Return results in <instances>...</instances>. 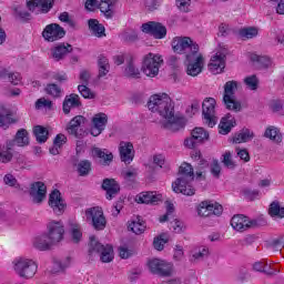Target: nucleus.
Wrapping results in <instances>:
<instances>
[{"instance_id": "nucleus-1", "label": "nucleus", "mask_w": 284, "mask_h": 284, "mask_svg": "<svg viewBox=\"0 0 284 284\" xmlns=\"http://www.w3.org/2000/svg\"><path fill=\"white\" fill-rule=\"evenodd\" d=\"M151 112H158L160 114V125L171 132H179L185 125L183 118L174 114V104H172V98L168 93H156L150 97L148 103Z\"/></svg>"}, {"instance_id": "nucleus-2", "label": "nucleus", "mask_w": 284, "mask_h": 284, "mask_svg": "<svg viewBox=\"0 0 284 284\" xmlns=\"http://www.w3.org/2000/svg\"><path fill=\"white\" fill-rule=\"evenodd\" d=\"M179 173V178L172 183L173 192H175V194H184V196H194L195 190L192 187L194 169H192V164L182 163Z\"/></svg>"}, {"instance_id": "nucleus-3", "label": "nucleus", "mask_w": 284, "mask_h": 284, "mask_svg": "<svg viewBox=\"0 0 284 284\" xmlns=\"http://www.w3.org/2000/svg\"><path fill=\"white\" fill-rule=\"evenodd\" d=\"M12 265L16 274L20 276V278L26 280L34 278V275L39 270L37 261L26 256L16 257Z\"/></svg>"}, {"instance_id": "nucleus-4", "label": "nucleus", "mask_w": 284, "mask_h": 284, "mask_svg": "<svg viewBox=\"0 0 284 284\" xmlns=\"http://www.w3.org/2000/svg\"><path fill=\"white\" fill-rule=\"evenodd\" d=\"M161 65H163V57L161 54L148 53L142 59L141 70L145 77L154 79V77H159V70H161Z\"/></svg>"}, {"instance_id": "nucleus-5", "label": "nucleus", "mask_w": 284, "mask_h": 284, "mask_svg": "<svg viewBox=\"0 0 284 284\" xmlns=\"http://www.w3.org/2000/svg\"><path fill=\"white\" fill-rule=\"evenodd\" d=\"M89 254H91V256L99 254L102 263H112V261H114V250L112 245L99 243V240L94 235L90 236Z\"/></svg>"}, {"instance_id": "nucleus-6", "label": "nucleus", "mask_w": 284, "mask_h": 284, "mask_svg": "<svg viewBox=\"0 0 284 284\" xmlns=\"http://www.w3.org/2000/svg\"><path fill=\"white\" fill-rule=\"evenodd\" d=\"M172 50L176 54H196L199 52V44L193 42L190 37H175L171 42Z\"/></svg>"}, {"instance_id": "nucleus-7", "label": "nucleus", "mask_w": 284, "mask_h": 284, "mask_svg": "<svg viewBox=\"0 0 284 284\" xmlns=\"http://www.w3.org/2000/svg\"><path fill=\"white\" fill-rule=\"evenodd\" d=\"M84 219L87 223H91L92 227L98 231L105 230V225H108V220H105V215L103 214V209H101V206L87 209L84 212Z\"/></svg>"}, {"instance_id": "nucleus-8", "label": "nucleus", "mask_w": 284, "mask_h": 284, "mask_svg": "<svg viewBox=\"0 0 284 284\" xmlns=\"http://www.w3.org/2000/svg\"><path fill=\"white\" fill-rule=\"evenodd\" d=\"M237 88H239V83L236 81H227L225 83L223 103L226 110H233L234 112H240L241 102L236 101V95H234Z\"/></svg>"}, {"instance_id": "nucleus-9", "label": "nucleus", "mask_w": 284, "mask_h": 284, "mask_svg": "<svg viewBox=\"0 0 284 284\" xmlns=\"http://www.w3.org/2000/svg\"><path fill=\"white\" fill-rule=\"evenodd\" d=\"M202 115L205 125L214 128L219 123L216 115V100L214 98H206L202 103Z\"/></svg>"}, {"instance_id": "nucleus-10", "label": "nucleus", "mask_w": 284, "mask_h": 284, "mask_svg": "<svg viewBox=\"0 0 284 284\" xmlns=\"http://www.w3.org/2000/svg\"><path fill=\"white\" fill-rule=\"evenodd\" d=\"M148 268L149 272L155 274V276H172L174 264L165 260L153 257L148 261Z\"/></svg>"}, {"instance_id": "nucleus-11", "label": "nucleus", "mask_w": 284, "mask_h": 284, "mask_svg": "<svg viewBox=\"0 0 284 284\" xmlns=\"http://www.w3.org/2000/svg\"><path fill=\"white\" fill-rule=\"evenodd\" d=\"M225 57H227V48L220 45L209 63V70L212 74H221L225 70Z\"/></svg>"}, {"instance_id": "nucleus-12", "label": "nucleus", "mask_w": 284, "mask_h": 284, "mask_svg": "<svg viewBox=\"0 0 284 284\" xmlns=\"http://www.w3.org/2000/svg\"><path fill=\"white\" fill-rule=\"evenodd\" d=\"M54 245L63 241L65 234V226L62 221L51 220L47 223V232L44 233Z\"/></svg>"}, {"instance_id": "nucleus-13", "label": "nucleus", "mask_w": 284, "mask_h": 284, "mask_svg": "<svg viewBox=\"0 0 284 284\" xmlns=\"http://www.w3.org/2000/svg\"><path fill=\"white\" fill-rule=\"evenodd\" d=\"M186 74L190 77H199L203 72V65H205V60L201 53L195 52L193 54L186 55Z\"/></svg>"}, {"instance_id": "nucleus-14", "label": "nucleus", "mask_w": 284, "mask_h": 284, "mask_svg": "<svg viewBox=\"0 0 284 284\" xmlns=\"http://www.w3.org/2000/svg\"><path fill=\"white\" fill-rule=\"evenodd\" d=\"M199 216H221L223 214V205L215 201L205 200L197 206Z\"/></svg>"}, {"instance_id": "nucleus-15", "label": "nucleus", "mask_w": 284, "mask_h": 284, "mask_svg": "<svg viewBox=\"0 0 284 284\" xmlns=\"http://www.w3.org/2000/svg\"><path fill=\"white\" fill-rule=\"evenodd\" d=\"M65 37V29L57 23L48 24L42 31V38L48 43H54V41H61Z\"/></svg>"}, {"instance_id": "nucleus-16", "label": "nucleus", "mask_w": 284, "mask_h": 284, "mask_svg": "<svg viewBox=\"0 0 284 284\" xmlns=\"http://www.w3.org/2000/svg\"><path fill=\"white\" fill-rule=\"evenodd\" d=\"M141 30L145 34H151L154 39H165V37H168V29L165 26L155 21L143 23Z\"/></svg>"}, {"instance_id": "nucleus-17", "label": "nucleus", "mask_w": 284, "mask_h": 284, "mask_svg": "<svg viewBox=\"0 0 284 284\" xmlns=\"http://www.w3.org/2000/svg\"><path fill=\"white\" fill-rule=\"evenodd\" d=\"M49 206L55 213L57 216H61L63 212H65V200L61 196V192L59 190H54L50 195H49Z\"/></svg>"}, {"instance_id": "nucleus-18", "label": "nucleus", "mask_w": 284, "mask_h": 284, "mask_svg": "<svg viewBox=\"0 0 284 284\" xmlns=\"http://www.w3.org/2000/svg\"><path fill=\"white\" fill-rule=\"evenodd\" d=\"M256 225V221L250 220V217L245 215H234L231 220V226L236 232H245V230H250V227H254Z\"/></svg>"}, {"instance_id": "nucleus-19", "label": "nucleus", "mask_w": 284, "mask_h": 284, "mask_svg": "<svg viewBox=\"0 0 284 284\" xmlns=\"http://www.w3.org/2000/svg\"><path fill=\"white\" fill-rule=\"evenodd\" d=\"M48 193V187L43 182H34L30 187V196L33 203H43L45 201V194Z\"/></svg>"}, {"instance_id": "nucleus-20", "label": "nucleus", "mask_w": 284, "mask_h": 284, "mask_svg": "<svg viewBox=\"0 0 284 284\" xmlns=\"http://www.w3.org/2000/svg\"><path fill=\"white\" fill-rule=\"evenodd\" d=\"M136 203H144L146 205H154L163 201V195L154 191H144L135 196Z\"/></svg>"}, {"instance_id": "nucleus-21", "label": "nucleus", "mask_w": 284, "mask_h": 284, "mask_svg": "<svg viewBox=\"0 0 284 284\" xmlns=\"http://www.w3.org/2000/svg\"><path fill=\"white\" fill-rule=\"evenodd\" d=\"M120 159L126 165L134 161V144L122 141L119 145Z\"/></svg>"}, {"instance_id": "nucleus-22", "label": "nucleus", "mask_w": 284, "mask_h": 284, "mask_svg": "<svg viewBox=\"0 0 284 284\" xmlns=\"http://www.w3.org/2000/svg\"><path fill=\"white\" fill-rule=\"evenodd\" d=\"M108 125V115L105 113H98L92 119L91 134L99 136Z\"/></svg>"}, {"instance_id": "nucleus-23", "label": "nucleus", "mask_w": 284, "mask_h": 284, "mask_svg": "<svg viewBox=\"0 0 284 284\" xmlns=\"http://www.w3.org/2000/svg\"><path fill=\"white\" fill-rule=\"evenodd\" d=\"M32 245L36 250H39V252H48V250H52L55 244L49 239L47 233H41L33 237Z\"/></svg>"}, {"instance_id": "nucleus-24", "label": "nucleus", "mask_w": 284, "mask_h": 284, "mask_svg": "<svg viewBox=\"0 0 284 284\" xmlns=\"http://www.w3.org/2000/svg\"><path fill=\"white\" fill-rule=\"evenodd\" d=\"M54 0H27V8H29L31 12H34V10L50 12Z\"/></svg>"}, {"instance_id": "nucleus-25", "label": "nucleus", "mask_w": 284, "mask_h": 284, "mask_svg": "<svg viewBox=\"0 0 284 284\" xmlns=\"http://www.w3.org/2000/svg\"><path fill=\"white\" fill-rule=\"evenodd\" d=\"M102 189L106 192V199L112 201L115 194H119V183L114 179H105L102 183Z\"/></svg>"}, {"instance_id": "nucleus-26", "label": "nucleus", "mask_w": 284, "mask_h": 284, "mask_svg": "<svg viewBox=\"0 0 284 284\" xmlns=\"http://www.w3.org/2000/svg\"><path fill=\"white\" fill-rule=\"evenodd\" d=\"M69 52H72V45L69 43H60L51 49V55L55 61H61Z\"/></svg>"}, {"instance_id": "nucleus-27", "label": "nucleus", "mask_w": 284, "mask_h": 284, "mask_svg": "<svg viewBox=\"0 0 284 284\" xmlns=\"http://www.w3.org/2000/svg\"><path fill=\"white\" fill-rule=\"evenodd\" d=\"M92 155L97 156L98 159H100V162L102 165H110L114 159V155L112 154V152L108 151V150H102L99 148H94L92 150Z\"/></svg>"}, {"instance_id": "nucleus-28", "label": "nucleus", "mask_w": 284, "mask_h": 284, "mask_svg": "<svg viewBox=\"0 0 284 284\" xmlns=\"http://www.w3.org/2000/svg\"><path fill=\"white\" fill-rule=\"evenodd\" d=\"M69 235L72 243H81V240L83 239V229L81 227V224L77 222H70Z\"/></svg>"}, {"instance_id": "nucleus-29", "label": "nucleus", "mask_w": 284, "mask_h": 284, "mask_svg": "<svg viewBox=\"0 0 284 284\" xmlns=\"http://www.w3.org/2000/svg\"><path fill=\"white\" fill-rule=\"evenodd\" d=\"M254 272H263L264 274H267L268 276H274V274H278V268L273 267L270 265L266 261H258L253 264Z\"/></svg>"}, {"instance_id": "nucleus-30", "label": "nucleus", "mask_w": 284, "mask_h": 284, "mask_svg": "<svg viewBox=\"0 0 284 284\" xmlns=\"http://www.w3.org/2000/svg\"><path fill=\"white\" fill-rule=\"evenodd\" d=\"M236 125V120L231 114L225 115L221 119L219 124L220 134H230L232 132V128Z\"/></svg>"}, {"instance_id": "nucleus-31", "label": "nucleus", "mask_w": 284, "mask_h": 284, "mask_svg": "<svg viewBox=\"0 0 284 284\" xmlns=\"http://www.w3.org/2000/svg\"><path fill=\"white\" fill-rule=\"evenodd\" d=\"M79 105H81L79 94L71 93L70 95H67L63 102L64 114H70V110H72V108H79Z\"/></svg>"}, {"instance_id": "nucleus-32", "label": "nucleus", "mask_w": 284, "mask_h": 284, "mask_svg": "<svg viewBox=\"0 0 284 284\" xmlns=\"http://www.w3.org/2000/svg\"><path fill=\"white\" fill-rule=\"evenodd\" d=\"M85 123L83 115L74 116L67 126V132L73 136H79V128Z\"/></svg>"}, {"instance_id": "nucleus-33", "label": "nucleus", "mask_w": 284, "mask_h": 284, "mask_svg": "<svg viewBox=\"0 0 284 284\" xmlns=\"http://www.w3.org/2000/svg\"><path fill=\"white\" fill-rule=\"evenodd\" d=\"M128 230L133 234H143L145 232V222L141 220V216L133 217L129 221Z\"/></svg>"}, {"instance_id": "nucleus-34", "label": "nucleus", "mask_w": 284, "mask_h": 284, "mask_svg": "<svg viewBox=\"0 0 284 284\" xmlns=\"http://www.w3.org/2000/svg\"><path fill=\"white\" fill-rule=\"evenodd\" d=\"M65 143H68V138L65 136V134L59 133L53 140V145L50 149V154H52L53 156L60 154Z\"/></svg>"}, {"instance_id": "nucleus-35", "label": "nucleus", "mask_w": 284, "mask_h": 284, "mask_svg": "<svg viewBox=\"0 0 284 284\" xmlns=\"http://www.w3.org/2000/svg\"><path fill=\"white\" fill-rule=\"evenodd\" d=\"M89 30H91V34H93V37H98L99 39H101V37H105V27L99 23V20L97 19L89 20Z\"/></svg>"}, {"instance_id": "nucleus-36", "label": "nucleus", "mask_w": 284, "mask_h": 284, "mask_svg": "<svg viewBox=\"0 0 284 284\" xmlns=\"http://www.w3.org/2000/svg\"><path fill=\"white\" fill-rule=\"evenodd\" d=\"M0 79H8L12 85H21V73L8 72L6 69H0Z\"/></svg>"}, {"instance_id": "nucleus-37", "label": "nucleus", "mask_w": 284, "mask_h": 284, "mask_svg": "<svg viewBox=\"0 0 284 284\" xmlns=\"http://www.w3.org/2000/svg\"><path fill=\"white\" fill-rule=\"evenodd\" d=\"M254 139V132L250 131V129H243L239 133H236L233 138V143H247Z\"/></svg>"}, {"instance_id": "nucleus-38", "label": "nucleus", "mask_w": 284, "mask_h": 284, "mask_svg": "<svg viewBox=\"0 0 284 284\" xmlns=\"http://www.w3.org/2000/svg\"><path fill=\"white\" fill-rule=\"evenodd\" d=\"M210 254V250L206 246H197L191 251L190 261H203Z\"/></svg>"}, {"instance_id": "nucleus-39", "label": "nucleus", "mask_w": 284, "mask_h": 284, "mask_svg": "<svg viewBox=\"0 0 284 284\" xmlns=\"http://www.w3.org/2000/svg\"><path fill=\"white\" fill-rule=\"evenodd\" d=\"M264 136L271 141H274L275 143H281V141H283V134H281V130L272 125L265 130Z\"/></svg>"}, {"instance_id": "nucleus-40", "label": "nucleus", "mask_w": 284, "mask_h": 284, "mask_svg": "<svg viewBox=\"0 0 284 284\" xmlns=\"http://www.w3.org/2000/svg\"><path fill=\"white\" fill-rule=\"evenodd\" d=\"M14 145L18 148H23L30 143V138L28 136V131L26 129H21L17 132L16 138L13 140Z\"/></svg>"}, {"instance_id": "nucleus-41", "label": "nucleus", "mask_w": 284, "mask_h": 284, "mask_svg": "<svg viewBox=\"0 0 284 284\" xmlns=\"http://www.w3.org/2000/svg\"><path fill=\"white\" fill-rule=\"evenodd\" d=\"M170 241V235L166 233H162L154 237L153 240V247L154 250H158V252H163L165 248V244Z\"/></svg>"}, {"instance_id": "nucleus-42", "label": "nucleus", "mask_w": 284, "mask_h": 284, "mask_svg": "<svg viewBox=\"0 0 284 284\" xmlns=\"http://www.w3.org/2000/svg\"><path fill=\"white\" fill-rule=\"evenodd\" d=\"M241 39H255L258 37V28L256 27H246L242 28L239 31Z\"/></svg>"}, {"instance_id": "nucleus-43", "label": "nucleus", "mask_w": 284, "mask_h": 284, "mask_svg": "<svg viewBox=\"0 0 284 284\" xmlns=\"http://www.w3.org/2000/svg\"><path fill=\"white\" fill-rule=\"evenodd\" d=\"M191 136H193L197 143H203V141H207V139H210V133H207V131H205L203 128H195L191 132Z\"/></svg>"}, {"instance_id": "nucleus-44", "label": "nucleus", "mask_w": 284, "mask_h": 284, "mask_svg": "<svg viewBox=\"0 0 284 284\" xmlns=\"http://www.w3.org/2000/svg\"><path fill=\"white\" fill-rule=\"evenodd\" d=\"M33 134L38 141V143H45L48 141V129L41 125H37L33 128Z\"/></svg>"}, {"instance_id": "nucleus-45", "label": "nucleus", "mask_w": 284, "mask_h": 284, "mask_svg": "<svg viewBox=\"0 0 284 284\" xmlns=\"http://www.w3.org/2000/svg\"><path fill=\"white\" fill-rule=\"evenodd\" d=\"M268 214L273 219H284V207H282L277 202H273L270 205Z\"/></svg>"}, {"instance_id": "nucleus-46", "label": "nucleus", "mask_w": 284, "mask_h": 284, "mask_svg": "<svg viewBox=\"0 0 284 284\" xmlns=\"http://www.w3.org/2000/svg\"><path fill=\"white\" fill-rule=\"evenodd\" d=\"M251 61L253 63H258L262 68H270L272 65V60L267 55H258L256 53L251 54Z\"/></svg>"}, {"instance_id": "nucleus-47", "label": "nucleus", "mask_w": 284, "mask_h": 284, "mask_svg": "<svg viewBox=\"0 0 284 284\" xmlns=\"http://www.w3.org/2000/svg\"><path fill=\"white\" fill-rule=\"evenodd\" d=\"M118 0H101L100 10L106 17V19H112V4L116 3Z\"/></svg>"}, {"instance_id": "nucleus-48", "label": "nucleus", "mask_w": 284, "mask_h": 284, "mask_svg": "<svg viewBox=\"0 0 284 284\" xmlns=\"http://www.w3.org/2000/svg\"><path fill=\"white\" fill-rule=\"evenodd\" d=\"M99 77H105L110 72V61L108 58L101 55L98 60Z\"/></svg>"}, {"instance_id": "nucleus-49", "label": "nucleus", "mask_w": 284, "mask_h": 284, "mask_svg": "<svg viewBox=\"0 0 284 284\" xmlns=\"http://www.w3.org/2000/svg\"><path fill=\"white\" fill-rule=\"evenodd\" d=\"M169 229L175 234H183L185 232V223L175 219L170 222Z\"/></svg>"}, {"instance_id": "nucleus-50", "label": "nucleus", "mask_w": 284, "mask_h": 284, "mask_svg": "<svg viewBox=\"0 0 284 284\" xmlns=\"http://www.w3.org/2000/svg\"><path fill=\"white\" fill-rule=\"evenodd\" d=\"M124 74L132 79H139V77H141V71H139V68H136L133 62H130L124 69Z\"/></svg>"}, {"instance_id": "nucleus-51", "label": "nucleus", "mask_w": 284, "mask_h": 284, "mask_svg": "<svg viewBox=\"0 0 284 284\" xmlns=\"http://www.w3.org/2000/svg\"><path fill=\"white\" fill-rule=\"evenodd\" d=\"M90 170H92V163L88 160L80 161L78 164V172L80 176H87L90 174Z\"/></svg>"}, {"instance_id": "nucleus-52", "label": "nucleus", "mask_w": 284, "mask_h": 284, "mask_svg": "<svg viewBox=\"0 0 284 284\" xmlns=\"http://www.w3.org/2000/svg\"><path fill=\"white\" fill-rule=\"evenodd\" d=\"M45 92L47 94H50V97H61L62 93L61 87L54 83L48 84L45 88Z\"/></svg>"}, {"instance_id": "nucleus-53", "label": "nucleus", "mask_w": 284, "mask_h": 284, "mask_svg": "<svg viewBox=\"0 0 284 284\" xmlns=\"http://www.w3.org/2000/svg\"><path fill=\"white\" fill-rule=\"evenodd\" d=\"M244 83L248 90H256V88H258V79L256 75L246 77Z\"/></svg>"}, {"instance_id": "nucleus-54", "label": "nucleus", "mask_w": 284, "mask_h": 284, "mask_svg": "<svg viewBox=\"0 0 284 284\" xmlns=\"http://www.w3.org/2000/svg\"><path fill=\"white\" fill-rule=\"evenodd\" d=\"M153 163L155 165H158L159 168H164L165 170H168L170 168V165L168 164V162H165V155L163 154H156L153 156Z\"/></svg>"}, {"instance_id": "nucleus-55", "label": "nucleus", "mask_w": 284, "mask_h": 284, "mask_svg": "<svg viewBox=\"0 0 284 284\" xmlns=\"http://www.w3.org/2000/svg\"><path fill=\"white\" fill-rule=\"evenodd\" d=\"M174 214V204L166 202V214L160 217V223H165V221H170V217Z\"/></svg>"}, {"instance_id": "nucleus-56", "label": "nucleus", "mask_w": 284, "mask_h": 284, "mask_svg": "<svg viewBox=\"0 0 284 284\" xmlns=\"http://www.w3.org/2000/svg\"><path fill=\"white\" fill-rule=\"evenodd\" d=\"M78 90L83 99H94V93L90 91V88L85 84H80Z\"/></svg>"}, {"instance_id": "nucleus-57", "label": "nucleus", "mask_w": 284, "mask_h": 284, "mask_svg": "<svg viewBox=\"0 0 284 284\" xmlns=\"http://www.w3.org/2000/svg\"><path fill=\"white\" fill-rule=\"evenodd\" d=\"M175 3L181 12H190V6H192V0H175Z\"/></svg>"}, {"instance_id": "nucleus-58", "label": "nucleus", "mask_w": 284, "mask_h": 284, "mask_svg": "<svg viewBox=\"0 0 284 284\" xmlns=\"http://www.w3.org/2000/svg\"><path fill=\"white\" fill-rule=\"evenodd\" d=\"M8 116H10V112L6 109H0V128L3 130L8 129Z\"/></svg>"}, {"instance_id": "nucleus-59", "label": "nucleus", "mask_w": 284, "mask_h": 284, "mask_svg": "<svg viewBox=\"0 0 284 284\" xmlns=\"http://www.w3.org/2000/svg\"><path fill=\"white\" fill-rule=\"evenodd\" d=\"M185 257V252L183 251V246L175 245L173 258L174 261H182Z\"/></svg>"}, {"instance_id": "nucleus-60", "label": "nucleus", "mask_w": 284, "mask_h": 284, "mask_svg": "<svg viewBox=\"0 0 284 284\" xmlns=\"http://www.w3.org/2000/svg\"><path fill=\"white\" fill-rule=\"evenodd\" d=\"M222 162L225 165V168H229V170H233V168L235 165L234 162L232 161V153H230V152H225L223 154Z\"/></svg>"}, {"instance_id": "nucleus-61", "label": "nucleus", "mask_w": 284, "mask_h": 284, "mask_svg": "<svg viewBox=\"0 0 284 284\" xmlns=\"http://www.w3.org/2000/svg\"><path fill=\"white\" fill-rule=\"evenodd\" d=\"M36 108L38 110H41V108H48L50 110V108H52V101L41 98L36 102Z\"/></svg>"}, {"instance_id": "nucleus-62", "label": "nucleus", "mask_w": 284, "mask_h": 284, "mask_svg": "<svg viewBox=\"0 0 284 284\" xmlns=\"http://www.w3.org/2000/svg\"><path fill=\"white\" fill-rule=\"evenodd\" d=\"M201 110V103L199 101L192 102L191 106L186 110L187 116H194Z\"/></svg>"}, {"instance_id": "nucleus-63", "label": "nucleus", "mask_w": 284, "mask_h": 284, "mask_svg": "<svg viewBox=\"0 0 284 284\" xmlns=\"http://www.w3.org/2000/svg\"><path fill=\"white\" fill-rule=\"evenodd\" d=\"M136 174H139L136 169H128L126 171H123L125 181H134L136 179Z\"/></svg>"}, {"instance_id": "nucleus-64", "label": "nucleus", "mask_w": 284, "mask_h": 284, "mask_svg": "<svg viewBox=\"0 0 284 284\" xmlns=\"http://www.w3.org/2000/svg\"><path fill=\"white\" fill-rule=\"evenodd\" d=\"M120 258H130L132 255V252L128 246H120L119 248Z\"/></svg>"}]
</instances>
